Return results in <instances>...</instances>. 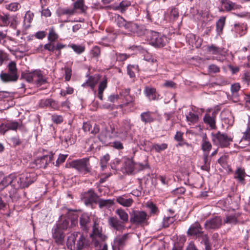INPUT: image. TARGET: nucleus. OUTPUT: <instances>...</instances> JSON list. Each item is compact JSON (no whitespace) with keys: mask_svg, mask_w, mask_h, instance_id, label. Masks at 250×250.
I'll return each mask as SVG.
<instances>
[{"mask_svg":"<svg viewBox=\"0 0 250 250\" xmlns=\"http://www.w3.org/2000/svg\"><path fill=\"white\" fill-rule=\"evenodd\" d=\"M68 225L69 220L67 219H65L62 222L59 223L56 225V226H59L60 227V229L63 231L68 228Z\"/></svg>","mask_w":250,"mask_h":250,"instance_id":"obj_47","label":"nucleus"},{"mask_svg":"<svg viewBox=\"0 0 250 250\" xmlns=\"http://www.w3.org/2000/svg\"><path fill=\"white\" fill-rule=\"evenodd\" d=\"M134 164L132 160L128 158L122 159V166L121 171L123 173L131 174L134 170Z\"/></svg>","mask_w":250,"mask_h":250,"instance_id":"obj_12","label":"nucleus"},{"mask_svg":"<svg viewBox=\"0 0 250 250\" xmlns=\"http://www.w3.org/2000/svg\"><path fill=\"white\" fill-rule=\"evenodd\" d=\"M246 176L245 170L242 168H238L234 173V178L241 183L244 182Z\"/></svg>","mask_w":250,"mask_h":250,"instance_id":"obj_26","label":"nucleus"},{"mask_svg":"<svg viewBox=\"0 0 250 250\" xmlns=\"http://www.w3.org/2000/svg\"><path fill=\"white\" fill-rule=\"evenodd\" d=\"M9 130H16V123L15 122H7L0 125V132L2 134H4L6 131Z\"/></svg>","mask_w":250,"mask_h":250,"instance_id":"obj_19","label":"nucleus"},{"mask_svg":"<svg viewBox=\"0 0 250 250\" xmlns=\"http://www.w3.org/2000/svg\"><path fill=\"white\" fill-rule=\"evenodd\" d=\"M92 57L94 58H98L100 55V48L97 46H95L91 51Z\"/></svg>","mask_w":250,"mask_h":250,"instance_id":"obj_48","label":"nucleus"},{"mask_svg":"<svg viewBox=\"0 0 250 250\" xmlns=\"http://www.w3.org/2000/svg\"><path fill=\"white\" fill-rule=\"evenodd\" d=\"M167 147V145L165 143L161 144H154L152 146V148L157 152L166 149Z\"/></svg>","mask_w":250,"mask_h":250,"instance_id":"obj_43","label":"nucleus"},{"mask_svg":"<svg viewBox=\"0 0 250 250\" xmlns=\"http://www.w3.org/2000/svg\"><path fill=\"white\" fill-rule=\"evenodd\" d=\"M109 225L117 230L122 231L125 229L124 223L116 217H110L108 219Z\"/></svg>","mask_w":250,"mask_h":250,"instance_id":"obj_15","label":"nucleus"},{"mask_svg":"<svg viewBox=\"0 0 250 250\" xmlns=\"http://www.w3.org/2000/svg\"><path fill=\"white\" fill-rule=\"evenodd\" d=\"M203 241L205 246L206 250H211V247L208 241L207 235H205L203 237Z\"/></svg>","mask_w":250,"mask_h":250,"instance_id":"obj_54","label":"nucleus"},{"mask_svg":"<svg viewBox=\"0 0 250 250\" xmlns=\"http://www.w3.org/2000/svg\"><path fill=\"white\" fill-rule=\"evenodd\" d=\"M174 221V218L171 217L164 218L163 220V226L165 228L168 227L169 225Z\"/></svg>","mask_w":250,"mask_h":250,"instance_id":"obj_50","label":"nucleus"},{"mask_svg":"<svg viewBox=\"0 0 250 250\" xmlns=\"http://www.w3.org/2000/svg\"><path fill=\"white\" fill-rule=\"evenodd\" d=\"M111 167L113 170L115 171L120 170L121 171V167L122 166V160H120L118 159H115L111 163Z\"/></svg>","mask_w":250,"mask_h":250,"instance_id":"obj_39","label":"nucleus"},{"mask_svg":"<svg viewBox=\"0 0 250 250\" xmlns=\"http://www.w3.org/2000/svg\"><path fill=\"white\" fill-rule=\"evenodd\" d=\"M83 128L85 132H88L90 131L92 126L88 123H83Z\"/></svg>","mask_w":250,"mask_h":250,"instance_id":"obj_64","label":"nucleus"},{"mask_svg":"<svg viewBox=\"0 0 250 250\" xmlns=\"http://www.w3.org/2000/svg\"><path fill=\"white\" fill-rule=\"evenodd\" d=\"M107 87V81L106 80L103 81L99 84L98 88V97L100 100L103 99V93L104 90Z\"/></svg>","mask_w":250,"mask_h":250,"instance_id":"obj_38","label":"nucleus"},{"mask_svg":"<svg viewBox=\"0 0 250 250\" xmlns=\"http://www.w3.org/2000/svg\"><path fill=\"white\" fill-rule=\"evenodd\" d=\"M88 244L85 236L79 232H74L70 234L67 241V246L71 250H81L87 246Z\"/></svg>","mask_w":250,"mask_h":250,"instance_id":"obj_2","label":"nucleus"},{"mask_svg":"<svg viewBox=\"0 0 250 250\" xmlns=\"http://www.w3.org/2000/svg\"><path fill=\"white\" fill-rule=\"evenodd\" d=\"M130 5V3L129 2L122 1L120 4V7L121 8V11L122 12H123L125 10V7H128Z\"/></svg>","mask_w":250,"mask_h":250,"instance_id":"obj_63","label":"nucleus"},{"mask_svg":"<svg viewBox=\"0 0 250 250\" xmlns=\"http://www.w3.org/2000/svg\"><path fill=\"white\" fill-rule=\"evenodd\" d=\"M112 144V146L116 149H121L123 148L122 144L119 141H115Z\"/></svg>","mask_w":250,"mask_h":250,"instance_id":"obj_62","label":"nucleus"},{"mask_svg":"<svg viewBox=\"0 0 250 250\" xmlns=\"http://www.w3.org/2000/svg\"><path fill=\"white\" fill-rule=\"evenodd\" d=\"M116 60L119 61H124L127 58L129 57V55H127L126 54H121L119 53L118 54H116Z\"/></svg>","mask_w":250,"mask_h":250,"instance_id":"obj_53","label":"nucleus"},{"mask_svg":"<svg viewBox=\"0 0 250 250\" xmlns=\"http://www.w3.org/2000/svg\"><path fill=\"white\" fill-rule=\"evenodd\" d=\"M186 120L189 124H194L198 121L199 118L197 114L189 112L188 114L186 115Z\"/></svg>","mask_w":250,"mask_h":250,"instance_id":"obj_34","label":"nucleus"},{"mask_svg":"<svg viewBox=\"0 0 250 250\" xmlns=\"http://www.w3.org/2000/svg\"><path fill=\"white\" fill-rule=\"evenodd\" d=\"M128 238V233L116 236L114 241L113 250H123L126 244Z\"/></svg>","mask_w":250,"mask_h":250,"instance_id":"obj_11","label":"nucleus"},{"mask_svg":"<svg viewBox=\"0 0 250 250\" xmlns=\"http://www.w3.org/2000/svg\"><path fill=\"white\" fill-rule=\"evenodd\" d=\"M21 78L29 83L40 86L46 83V79L40 70H36L32 72L22 73Z\"/></svg>","mask_w":250,"mask_h":250,"instance_id":"obj_4","label":"nucleus"},{"mask_svg":"<svg viewBox=\"0 0 250 250\" xmlns=\"http://www.w3.org/2000/svg\"><path fill=\"white\" fill-rule=\"evenodd\" d=\"M144 93L150 101L157 100L159 99V95L154 87L151 86L145 87Z\"/></svg>","mask_w":250,"mask_h":250,"instance_id":"obj_16","label":"nucleus"},{"mask_svg":"<svg viewBox=\"0 0 250 250\" xmlns=\"http://www.w3.org/2000/svg\"><path fill=\"white\" fill-rule=\"evenodd\" d=\"M209 153L203 154V160L204 165L201 167V168L203 170L208 171L209 169L210 160L208 158Z\"/></svg>","mask_w":250,"mask_h":250,"instance_id":"obj_40","label":"nucleus"},{"mask_svg":"<svg viewBox=\"0 0 250 250\" xmlns=\"http://www.w3.org/2000/svg\"><path fill=\"white\" fill-rule=\"evenodd\" d=\"M149 217L146 213L143 211H133L130 218L131 224L140 226L148 225Z\"/></svg>","mask_w":250,"mask_h":250,"instance_id":"obj_5","label":"nucleus"},{"mask_svg":"<svg viewBox=\"0 0 250 250\" xmlns=\"http://www.w3.org/2000/svg\"><path fill=\"white\" fill-rule=\"evenodd\" d=\"M63 231L59 226H55L52 229V237L58 244H62L63 242L64 234Z\"/></svg>","mask_w":250,"mask_h":250,"instance_id":"obj_13","label":"nucleus"},{"mask_svg":"<svg viewBox=\"0 0 250 250\" xmlns=\"http://www.w3.org/2000/svg\"><path fill=\"white\" fill-rule=\"evenodd\" d=\"M201 146L204 153H209L212 147L210 143L207 140L206 137L203 139Z\"/></svg>","mask_w":250,"mask_h":250,"instance_id":"obj_30","label":"nucleus"},{"mask_svg":"<svg viewBox=\"0 0 250 250\" xmlns=\"http://www.w3.org/2000/svg\"><path fill=\"white\" fill-rule=\"evenodd\" d=\"M58 38V34L55 32L53 28L49 29L48 39L50 42H54Z\"/></svg>","mask_w":250,"mask_h":250,"instance_id":"obj_42","label":"nucleus"},{"mask_svg":"<svg viewBox=\"0 0 250 250\" xmlns=\"http://www.w3.org/2000/svg\"><path fill=\"white\" fill-rule=\"evenodd\" d=\"M68 46L71 48L77 54H80L83 53L85 50V46L82 45H77L75 44H69Z\"/></svg>","mask_w":250,"mask_h":250,"instance_id":"obj_36","label":"nucleus"},{"mask_svg":"<svg viewBox=\"0 0 250 250\" xmlns=\"http://www.w3.org/2000/svg\"><path fill=\"white\" fill-rule=\"evenodd\" d=\"M148 38L149 43L157 47H162L168 42L166 36L154 31L150 32Z\"/></svg>","mask_w":250,"mask_h":250,"instance_id":"obj_7","label":"nucleus"},{"mask_svg":"<svg viewBox=\"0 0 250 250\" xmlns=\"http://www.w3.org/2000/svg\"><path fill=\"white\" fill-rule=\"evenodd\" d=\"M242 139L247 141L250 140V127H248L247 130L244 133Z\"/></svg>","mask_w":250,"mask_h":250,"instance_id":"obj_55","label":"nucleus"},{"mask_svg":"<svg viewBox=\"0 0 250 250\" xmlns=\"http://www.w3.org/2000/svg\"><path fill=\"white\" fill-rule=\"evenodd\" d=\"M76 12L77 11L75 10V9H74V8H63L62 10L61 14L62 15H67L70 16L75 14Z\"/></svg>","mask_w":250,"mask_h":250,"instance_id":"obj_44","label":"nucleus"},{"mask_svg":"<svg viewBox=\"0 0 250 250\" xmlns=\"http://www.w3.org/2000/svg\"><path fill=\"white\" fill-rule=\"evenodd\" d=\"M0 78L3 82H9L16 81V75H12L10 73L1 72L0 74Z\"/></svg>","mask_w":250,"mask_h":250,"instance_id":"obj_27","label":"nucleus"},{"mask_svg":"<svg viewBox=\"0 0 250 250\" xmlns=\"http://www.w3.org/2000/svg\"><path fill=\"white\" fill-rule=\"evenodd\" d=\"M239 213H232L226 215V219L224 220L225 223L235 224L238 222V217L239 216Z\"/></svg>","mask_w":250,"mask_h":250,"instance_id":"obj_22","label":"nucleus"},{"mask_svg":"<svg viewBox=\"0 0 250 250\" xmlns=\"http://www.w3.org/2000/svg\"><path fill=\"white\" fill-rule=\"evenodd\" d=\"M222 221L220 217H215L207 220L205 227L207 229H216L219 228L222 225Z\"/></svg>","mask_w":250,"mask_h":250,"instance_id":"obj_14","label":"nucleus"},{"mask_svg":"<svg viewBox=\"0 0 250 250\" xmlns=\"http://www.w3.org/2000/svg\"><path fill=\"white\" fill-rule=\"evenodd\" d=\"M52 42H50L49 43L45 44L44 46V49L51 52H53L56 50V46Z\"/></svg>","mask_w":250,"mask_h":250,"instance_id":"obj_52","label":"nucleus"},{"mask_svg":"<svg viewBox=\"0 0 250 250\" xmlns=\"http://www.w3.org/2000/svg\"><path fill=\"white\" fill-rule=\"evenodd\" d=\"M110 159V156L108 154H106L101 159V166L103 170L106 167V164L108 162Z\"/></svg>","mask_w":250,"mask_h":250,"instance_id":"obj_45","label":"nucleus"},{"mask_svg":"<svg viewBox=\"0 0 250 250\" xmlns=\"http://www.w3.org/2000/svg\"><path fill=\"white\" fill-rule=\"evenodd\" d=\"M73 8L76 11L79 10L81 13L84 12L87 9V7L84 5L83 0L76 1L74 3Z\"/></svg>","mask_w":250,"mask_h":250,"instance_id":"obj_32","label":"nucleus"},{"mask_svg":"<svg viewBox=\"0 0 250 250\" xmlns=\"http://www.w3.org/2000/svg\"><path fill=\"white\" fill-rule=\"evenodd\" d=\"M235 27L236 28V30L238 32L240 30L239 34L240 36H242L245 34V31L247 30V26L246 25L243 24L241 26L235 24Z\"/></svg>","mask_w":250,"mask_h":250,"instance_id":"obj_49","label":"nucleus"},{"mask_svg":"<svg viewBox=\"0 0 250 250\" xmlns=\"http://www.w3.org/2000/svg\"><path fill=\"white\" fill-rule=\"evenodd\" d=\"M67 156V155H60L58 160L56 161L57 164H59L60 163H63L65 160L66 157Z\"/></svg>","mask_w":250,"mask_h":250,"instance_id":"obj_60","label":"nucleus"},{"mask_svg":"<svg viewBox=\"0 0 250 250\" xmlns=\"http://www.w3.org/2000/svg\"><path fill=\"white\" fill-rule=\"evenodd\" d=\"M115 213L117 214L123 223L128 221L129 216L128 213L123 209L120 208L116 210Z\"/></svg>","mask_w":250,"mask_h":250,"instance_id":"obj_24","label":"nucleus"},{"mask_svg":"<svg viewBox=\"0 0 250 250\" xmlns=\"http://www.w3.org/2000/svg\"><path fill=\"white\" fill-rule=\"evenodd\" d=\"M8 72L12 75H16V62L14 61L11 62L8 65Z\"/></svg>","mask_w":250,"mask_h":250,"instance_id":"obj_46","label":"nucleus"},{"mask_svg":"<svg viewBox=\"0 0 250 250\" xmlns=\"http://www.w3.org/2000/svg\"><path fill=\"white\" fill-rule=\"evenodd\" d=\"M126 122V123L125 124V125L123 127V128H122L121 129H118V130L116 131L114 128H111V133L109 131L105 130V132H102L101 133L100 138L101 139H104L105 138L112 137L117 133H123L124 132H126V131L129 129L130 126L128 121L127 120Z\"/></svg>","mask_w":250,"mask_h":250,"instance_id":"obj_10","label":"nucleus"},{"mask_svg":"<svg viewBox=\"0 0 250 250\" xmlns=\"http://www.w3.org/2000/svg\"><path fill=\"white\" fill-rule=\"evenodd\" d=\"M116 201L121 205L125 207H129L133 203V200L131 198H125L124 196H118Z\"/></svg>","mask_w":250,"mask_h":250,"instance_id":"obj_25","label":"nucleus"},{"mask_svg":"<svg viewBox=\"0 0 250 250\" xmlns=\"http://www.w3.org/2000/svg\"><path fill=\"white\" fill-rule=\"evenodd\" d=\"M117 25L121 28H124L130 34L142 36L145 34L146 30L142 26L131 22L127 21L121 16L118 15L116 18Z\"/></svg>","mask_w":250,"mask_h":250,"instance_id":"obj_3","label":"nucleus"},{"mask_svg":"<svg viewBox=\"0 0 250 250\" xmlns=\"http://www.w3.org/2000/svg\"><path fill=\"white\" fill-rule=\"evenodd\" d=\"M226 18L225 17H221L217 21L216 24V31L218 35H221L222 33L225 24Z\"/></svg>","mask_w":250,"mask_h":250,"instance_id":"obj_29","label":"nucleus"},{"mask_svg":"<svg viewBox=\"0 0 250 250\" xmlns=\"http://www.w3.org/2000/svg\"><path fill=\"white\" fill-rule=\"evenodd\" d=\"M164 86L168 88H173L175 86V83L172 81H167L164 83Z\"/></svg>","mask_w":250,"mask_h":250,"instance_id":"obj_61","label":"nucleus"},{"mask_svg":"<svg viewBox=\"0 0 250 250\" xmlns=\"http://www.w3.org/2000/svg\"><path fill=\"white\" fill-rule=\"evenodd\" d=\"M113 204V201L110 199H100L98 201V205L100 208H108L112 206Z\"/></svg>","mask_w":250,"mask_h":250,"instance_id":"obj_31","label":"nucleus"},{"mask_svg":"<svg viewBox=\"0 0 250 250\" xmlns=\"http://www.w3.org/2000/svg\"><path fill=\"white\" fill-rule=\"evenodd\" d=\"M8 23L7 17L0 16V26H5Z\"/></svg>","mask_w":250,"mask_h":250,"instance_id":"obj_58","label":"nucleus"},{"mask_svg":"<svg viewBox=\"0 0 250 250\" xmlns=\"http://www.w3.org/2000/svg\"><path fill=\"white\" fill-rule=\"evenodd\" d=\"M212 141L213 143L221 147H227L229 143L232 141L230 136L226 134L221 133L220 132L212 135Z\"/></svg>","mask_w":250,"mask_h":250,"instance_id":"obj_8","label":"nucleus"},{"mask_svg":"<svg viewBox=\"0 0 250 250\" xmlns=\"http://www.w3.org/2000/svg\"><path fill=\"white\" fill-rule=\"evenodd\" d=\"M83 197L84 199V203L86 205L95 202L98 198L97 195L91 189L85 193L83 195Z\"/></svg>","mask_w":250,"mask_h":250,"instance_id":"obj_18","label":"nucleus"},{"mask_svg":"<svg viewBox=\"0 0 250 250\" xmlns=\"http://www.w3.org/2000/svg\"><path fill=\"white\" fill-rule=\"evenodd\" d=\"M187 233L189 235H196L198 237L201 236L202 231L200 225L197 222L192 224L188 229Z\"/></svg>","mask_w":250,"mask_h":250,"instance_id":"obj_17","label":"nucleus"},{"mask_svg":"<svg viewBox=\"0 0 250 250\" xmlns=\"http://www.w3.org/2000/svg\"><path fill=\"white\" fill-rule=\"evenodd\" d=\"M225 8L227 11H230L232 10L239 9L241 8L240 5L236 4L232 1H228L227 5H225Z\"/></svg>","mask_w":250,"mask_h":250,"instance_id":"obj_41","label":"nucleus"},{"mask_svg":"<svg viewBox=\"0 0 250 250\" xmlns=\"http://www.w3.org/2000/svg\"><path fill=\"white\" fill-rule=\"evenodd\" d=\"M93 221L92 233L91 234V237L93 245L96 250H107V245L104 242L107 237L103 233L101 220L97 217H95Z\"/></svg>","mask_w":250,"mask_h":250,"instance_id":"obj_1","label":"nucleus"},{"mask_svg":"<svg viewBox=\"0 0 250 250\" xmlns=\"http://www.w3.org/2000/svg\"><path fill=\"white\" fill-rule=\"evenodd\" d=\"M147 207L150 210V212L152 213H155L157 210V208L152 203H149L147 204Z\"/></svg>","mask_w":250,"mask_h":250,"instance_id":"obj_59","label":"nucleus"},{"mask_svg":"<svg viewBox=\"0 0 250 250\" xmlns=\"http://www.w3.org/2000/svg\"><path fill=\"white\" fill-rule=\"evenodd\" d=\"M208 51L210 54L217 56L216 57H213V60L216 59L217 60H220V59H219V57H218L222 55V50L220 48H219L214 45H211L208 46Z\"/></svg>","mask_w":250,"mask_h":250,"instance_id":"obj_20","label":"nucleus"},{"mask_svg":"<svg viewBox=\"0 0 250 250\" xmlns=\"http://www.w3.org/2000/svg\"><path fill=\"white\" fill-rule=\"evenodd\" d=\"M152 113L150 112H145L141 114V120L145 123H150L153 121L154 118Z\"/></svg>","mask_w":250,"mask_h":250,"instance_id":"obj_33","label":"nucleus"},{"mask_svg":"<svg viewBox=\"0 0 250 250\" xmlns=\"http://www.w3.org/2000/svg\"><path fill=\"white\" fill-rule=\"evenodd\" d=\"M19 180L21 186L27 187L36 180V175L34 173L23 172L19 175Z\"/></svg>","mask_w":250,"mask_h":250,"instance_id":"obj_9","label":"nucleus"},{"mask_svg":"<svg viewBox=\"0 0 250 250\" xmlns=\"http://www.w3.org/2000/svg\"><path fill=\"white\" fill-rule=\"evenodd\" d=\"M65 79L66 81H69L71 76V70L68 67L65 68Z\"/></svg>","mask_w":250,"mask_h":250,"instance_id":"obj_56","label":"nucleus"},{"mask_svg":"<svg viewBox=\"0 0 250 250\" xmlns=\"http://www.w3.org/2000/svg\"><path fill=\"white\" fill-rule=\"evenodd\" d=\"M240 87L241 86L239 83H234L231 86L232 99L234 102H236L238 101V92L240 89Z\"/></svg>","mask_w":250,"mask_h":250,"instance_id":"obj_21","label":"nucleus"},{"mask_svg":"<svg viewBox=\"0 0 250 250\" xmlns=\"http://www.w3.org/2000/svg\"><path fill=\"white\" fill-rule=\"evenodd\" d=\"M89 221V217L87 214H83L82 215L80 220V225L82 229L85 231H87L88 229Z\"/></svg>","mask_w":250,"mask_h":250,"instance_id":"obj_23","label":"nucleus"},{"mask_svg":"<svg viewBox=\"0 0 250 250\" xmlns=\"http://www.w3.org/2000/svg\"><path fill=\"white\" fill-rule=\"evenodd\" d=\"M99 77L98 76H95L93 77H91L89 78L88 80L85 83H83V86H84L87 84L90 86L92 89L94 88L95 85L99 81Z\"/></svg>","mask_w":250,"mask_h":250,"instance_id":"obj_37","label":"nucleus"},{"mask_svg":"<svg viewBox=\"0 0 250 250\" xmlns=\"http://www.w3.org/2000/svg\"><path fill=\"white\" fill-rule=\"evenodd\" d=\"M208 69L209 72L211 73H217L219 71V68L214 64L210 65L208 66Z\"/></svg>","mask_w":250,"mask_h":250,"instance_id":"obj_57","label":"nucleus"},{"mask_svg":"<svg viewBox=\"0 0 250 250\" xmlns=\"http://www.w3.org/2000/svg\"><path fill=\"white\" fill-rule=\"evenodd\" d=\"M66 167H72L76 169L80 172L86 174L90 171L89 167L88 159L83 158L73 161L66 164Z\"/></svg>","mask_w":250,"mask_h":250,"instance_id":"obj_6","label":"nucleus"},{"mask_svg":"<svg viewBox=\"0 0 250 250\" xmlns=\"http://www.w3.org/2000/svg\"><path fill=\"white\" fill-rule=\"evenodd\" d=\"M52 120L53 122L56 124H60L63 121V118L62 116L54 115L52 116Z\"/></svg>","mask_w":250,"mask_h":250,"instance_id":"obj_51","label":"nucleus"},{"mask_svg":"<svg viewBox=\"0 0 250 250\" xmlns=\"http://www.w3.org/2000/svg\"><path fill=\"white\" fill-rule=\"evenodd\" d=\"M34 17V14L32 12L28 11L26 13L24 19V24L25 27H28L30 26V24L31 22Z\"/></svg>","mask_w":250,"mask_h":250,"instance_id":"obj_35","label":"nucleus"},{"mask_svg":"<svg viewBox=\"0 0 250 250\" xmlns=\"http://www.w3.org/2000/svg\"><path fill=\"white\" fill-rule=\"evenodd\" d=\"M204 121L206 124L209 125L212 129L215 128V121L213 116H210L209 114H206L204 117Z\"/></svg>","mask_w":250,"mask_h":250,"instance_id":"obj_28","label":"nucleus"}]
</instances>
